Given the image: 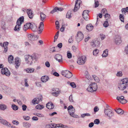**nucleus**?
Instances as JSON below:
<instances>
[{
  "label": "nucleus",
  "instance_id": "nucleus-1",
  "mask_svg": "<svg viewBox=\"0 0 128 128\" xmlns=\"http://www.w3.org/2000/svg\"><path fill=\"white\" fill-rule=\"evenodd\" d=\"M24 58L26 63L30 65L33 63L34 61V62H35L38 58V55L36 54H34L32 56L29 55H26L24 56Z\"/></svg>",
  "mask_w": 128,
  "mask_h": 128
},
{
  "label": "nucleus",
  "instance_id": "nucleus-2",
  "mask_svg": "<svg viewBox=\"0 0 128 128\" xmlns=\"http://www.w3.org/2000/svg\"><path fill=\"white\" fill-rule=\"evenodd\" d=\"M24 18L23 16L20 17L17 20L16 22V25L14 28L15 31L18 32L20 30V27L22 24L24 22Z\"/></svg>",
  "mask_w": 128,
  "mask_h": 128
},
{
  "label": "nucleus",
  "instance_id": "nucleus-3",
  "mask_svg": "<svg viewBox=\"0 0 128 128\" xmlns=\"http://www.w3.org/2000/svg\"><path fill=\"white\" fill-rule=\"evenodd\" d=\"M98 89V86L96 83H91L89 86L86 89L87 90L88 92H92L96 91Z\"/></svg>",
  "mask_w": 128,
  "mask_h": 128
},
{
  "label": "nucleus",
  "instance_id": "nucleus-4",
  "mask_svg": "<svg viewBox=\"0 0 128 128\" xmlns=\"http://www.w3.org/2000/svg\"><path fill=\"white\" fill-rule=\"evenodd\" d=\"M98 89V86L96 83H91L89 86L86 89L87 90L88 92H92L96 91Z\"/></svg>",
  "mask_w": 128,
  "mask_h": 128
},
{
  "label": "nucleus",
  "instance_id": "nucleus-5",
  "mask_svg": "<svg viewBox=\"0 0 128 128\" xmlns=\"http://www.w3.org/2000/svg\"><path fill=\"white\" fill-rule=\"evenodd\" d=\"M98 89V86L96 83H91L89 86L86 89L87 90L88 92H92L96 91Z\"/></svg>",
  "mask_w": 128,
  "mask_h": 128
},
{
  "label": "nucleus",
  "instance_id": "nucleus-6",
  "mask_svg": "<svg viewBox=\"0 0 128 128\" xmlns=\"http://www.w3.org/2000/svg\"><path fill=\"white\" fill-rule=\"evenodd\" d=\"M47 128H69L68 127L66 126H64L62 124H51L46 126Z\"/></svg>",
  "mask_w": 128,
  "mask_h": 128
},
{
  "label": "nucleus",
  "instance_id": "nucleus-7",
  "mask_svg": "<svg viewBox=\"0 0 128 128\" xmlns=\"http://www.w3.org/2000/svg\"><path fill=\"white\" fill-rule=\"evenodd\" d=\"M104 113L105 115L110 119L111 118V117L114 115V114L113 111L108 108L104 109Z\"/></svg>",
  "mask_w": 128,
  "mask_h": 128
},
{
  "label": "nucleus",
  "instance_id": "nucleus-8",
  "mask_svg": "<svg viewBox=\"0 0 128 128\" xmlns=\"http://www.w3.org/2000/svg\"><path fill=\"white\" fill-rule=\"evenodd\" d=\"M67 109L70 115L73 117H75L76 115L74 114L75 109L73 106L72 105L68 107Z\"/></svg>",
  "mask_w": 128,
  "mask_h": 128
},
{
  "label": "nucleus",
  "instance_id": "nucleus-9",
  "mask_svg": "<svg viewBox=\"0 0 128 128\" xmlns=\"http://www.w3.org/2000/svg\"><path fill=\"white\" fill-rule=\"evenodd\" d=\"M84 38V35L81 32H78L76 36V39L78 42H79L82 40Z\"/></svg>",
  "mask_w": 128,
  "mask_h": 128
},
{
  "label": "nucleus",
  "instance_id": "nucleus-10",
  "mask_svg": "<svg viewBox=\"0 0 128 128\" xmlns=\"http://www.w3.org/2000/svg\"><path fill=\"white\" fill-rule=\"evenodd\" d=\"M86 57L84 56L79 57L77 60V63L80 65L84 64L86 61Z\"/></svg>",
  "mask_w": 128,
  "mask_h": 128
},
{
  "label": "nucleus",
  "instance_id": "nucleus-11",
  "mask_svg": "<svg viewBox=\"0 0 128 128\" xmlns=\"http://www.w3.org/2000/svg\"><path fill=\"white\" fill-rule=\"evenodd\" d=\"M52 90L53 92L52 93V94L54 96H57L60 93V90L58 88H53Z\"/></svg>",
  "mask_w": 128,
  "mask_h": 128
},
{
  "label": "nucleus",
  "instance_id": "nucleus-12",
  "mask_svg": "<svg viewBox=\"0 0 128 128\" xmlns=\"http://www.w3.org/2000/svg\"><path fill=\"white\" fill-rule=\"evenodd\" d=\"M1 72L2 74H5L8 76L10 75V72L6 68H2L1 70Z\"/></svg>",
  "mask_w": 128,
  "mask_h": 128
},
{
  "label": "nucleus",
  "instance_id": "nucleus-13",
  "mask_svg": "<svg viewBox=\"0 0 128 128\" xmlns=\"http://www.w3.org/2000/svg\"><path fill=\"white\" fill-rule=\"evenodd\" d=\"M15 66L16 68L17 69L20 66L21 62V59L18 57H16L15 58Z\"/></svg>",
  "mask_w": 128,
  "mask_h": 128
},
{
  "label": "nucleus",
  "instance_id": "nucleus-14",
  "mask_svg": "<svg viewBox=\"0 0 128 128\" xmlns=\"http://www.w3.org/2000/svg\"><path fill=\"white\" fill-rule=\"evenodd\" d=\"M80 0H76V1L74 8L73 10L74 12H75L77 11L80 8Z\"/></svg>",
  "mask_w": 128,
  "mask_h": 128
},
{
  "label": "nucleus",
  "instance_id": "nucleus-15",
  "mask_svg": "<svg viewBox=\"0 0 128 128\" xmlns=\"http://www.w3.org/2000/svg\"><path fill=\"white\" fill-rule=\"evenodd\" d=\"M124 97L123 96H118L116 99L121 103L122 104H125L127 102L126 100L124 99Z\"/></svg>",
  "mask_w": 128,
  "mask_h": 128
},
{
  "label": "nucleus",
  "instance_id": "nucleus-16",
  "mask_svg": "<svg viewBox=\"0 0 128 128\" xmlns=\"http://www.w3.org/2000/svg\"><path fill=\"white\" fill-rule=\"evenodd\" d=\"M89 11L88 10H84L82 13V16L86 20H87L88 19V13Z\"/></svg>",
  "mask_w": 128,
  "mask_h": 128
},
{
  "label": "nucleus",
  "instance_id": "nucleus-17",
  "mask_svg": "<svg viewBox=\"0 0 128 128\" xmlns=\"http://www.w3.org/2000/svg\"><path fill=\"white\" fill-rule=\"evenodd\" d=\"M27 37L28 39L31 40H37L38 38V36L37 35L32 36L31 34H28Z\"/></svg>",
  "mask_w": 128,
  "mask_h": 128
},
{
  "label": "nucleus",
  "instance_id": "nucleus-18",
  "mask_svg": "<svg viewBox=\"0 0 128 128\" xmlns=\"http://www.w3.org/2000/svg\"><path fill=\"white\" fill-rule=\"evenodd\" d=\"M115 42L117 44H119L121 42V37L118 35H116L114 39Z\"/></svg>",
  "mask_w": 128,
  "mask_h": 128
},
{
  "label": "nucleus",
  "instance_id": "nucleus-19",
  "mask_svg": "<svg viewBox=\"0 0 128 128\" xmlns=\"http://www.w3.org/2000/svg\"><path fill=\"white\" fill-rule=\"evenodd\" d=\"M26 12L29 18L31 19H32L34 16L32 10L30 9H28L27 10Z\"/></svg>",
  "mask_w": 128,
  "mask_h": 128
},
{
  "label": "nucleus",
  "instance_id": "nucleus-20",
  "mask_svg": "<svg viewBox=\"0 0 128 128\" xmlns=\"http://www.w3.org/2000/svg\"><path fill=\"white\" fill-rule=\"evenodd\" d=\"M1 44V46L2 47L3 46L4 48V52H6L8 51V42H4L2 44V43Z\"/></svg>",
  "mask_w": 128,
  "mask_h": 128
},
{
  "label": "nucleus",
  "instance_id": "nucleus-21",
  "mask_svg": "<svg viewBox=\"0 0 128 128\" xmlns=\"http://www.w3.org/2000/svg\"><path fill=\"white\" fill-rule=\"evenodd\" d=\"M55 59L58 62H62V56L58 54L54 56Z\"/></svg>",
  "mask_w": 128,
  "mask_h": 128
},
{
  "label": "nucleus",
  "instance_id": "nucleus-22",
  "mask_svg": "<svg viewBox=\"0 0 128 128\" xmlns=\"http://www.w3.org/2000/svg\"><path fill=\"white\" fill-rule=\"evenodd\" d=\"M30 28L33 31L36 32L37 30V26L35 24H31Z\"/></svg>",
  "mask_w": 128,
  "mask_h": 128
},
{
  "label": "nucleus",
  "instance_id": "nucleus-23",
  "mask_svg": "<svg viewBox=\"0 0 128 128\" xmlns=\"http://www.w3.org/2000/svg\"><path fill=\"white\" fill-rule=\"evenodd\" d=\"M46 106L49 109H52L54 108V106L51 102H49L46 104Z\"/></svg>",
  "mask_w": 128,
  "mask_h": 128
},
{
  "label": "nucleus",
  "instance_id": "nucleus-24",
  "mask_svg": "<svg viewBox=\"0 0 128 128\" xmlns=\"http://www.w3.org/2000/svg\"><path fill=\"white\" fill-rule=\"evenodd\" d=\"M48 77L47 76H42L41 78V81L43 82H46L48 81Z\"/></svg>",
  "mask_w": 128,
  "mask_h": 128
},
{
  "label": "nucleus",
  "instance_id": "nucleus-25",
  "mask_svg": "<svg viewBox=\"0 0 128 128\" xmlns=\"http://www.w3.org/2000/svg\"><path fill=\"white\" fill-rule=\"evenodd\" d=\"M31 25V23H27L24 25L23 28V30H26L30 28Z\"/></svg>",
  "mask_w": 128,
  "mask_h": 128
},
{
  "label": "nucleus",
  "instance_id": "nucleus-26",
  "mask_svg": "<svg viewBox=\"0 0 128 128\" xmlns=\"http://www.w3.org/2000/svg\"><path fill=\"white\" fill-rule=\"evenodd\" d=\"M40 20L42 21H43L46 18V16L43 12H40Z\"/></svg>",
  "mask_w": 128,
  "mask_h": 128
},
{
  "label": "nucleus",
  "instance_id": "nucleus-27",
  "mask_svg": "<svg viewBox=\"0 0 128 128\" xmlns=\"http://www.w3.org/2000/svg\"><path fill=\"white\" fill-rule=\"evenodd\" d=\"M93 26L91 24H89L87 25L86 28L89 31H90L93 30Z\"/></svg>",
  "mask_w": 128,
  "mask_h": 128
},
{
  "label": "nucleus",
  "instance_id": "nucleus-28",
  "mask_svg": "<svg viewBox=\"0 0 128 128\" xmlns=\"http://www.w3.org/2000/svg\"><path fill=\"white\" fill-rule=\"evenodd\" d=\"M40 101L37 98H34L32 100V102L33 104H38L39 103Z\"/></svg>",
  "mask_w": 128,
  "mask_h": 128
},
{
  "label": "nucleus",
  "instance_id": "nucleus-29",
  "mask_svg": "<svg viewBox=\"0 0 128 128\" xmlns=\"http://www.w3.org/2000/svg\"><path fill=\"white\" fill-rule=\"evenodd\" d=\"M14 57L12 55L9 56L8 58V60L9 63L10 64L12 63L14 61Z\"/></svg>",
  "mask_w": 128,
  "mask_h": 128
},
{
  "label": "nucleus",
  "instance_id": "nucleus-30",
  "mask_svg": "<svg viewBox=\"0 0 128 128\" xmlns=\"http://www.w3.org/2000/svg\"><path fill=\"white\" fill-rule=\"evenodd\" d=\"M22 124L23 127L26 128H29L31 126V124L30 123L26 122H23Z\"/></svg>",
  "mask_w": 128,
  "mask_h": 128
},
{
  "label": "nucleus",
  "instance_id": "nucleus-31",
  "mask_svg": "<svg viewBox=\"0 0 128 128\" xmlns=\"http://www.w3.org/2000/svg\"><path fill=\"white\" fill-rule=\"evenodd\" d=\"M7 108L6 105L4 104H0V110H4Z\"/></svg>",
  "mask_w": 128,
  "mask_h": 128
},
{
  "label": "nucleus",
  "instance_id": "nucleus-32",
  "mask_svg": "<svg viewBox=\"0 0 128 128\" xmlns=\"http://www.w3.org/2000/svg\"><path fill=\"white\" fill-rule=\"evenodd\" d=\"M108 50L106 49L103 52L102 56V57H106L108 56Z\"/></svg>",
  "mask_w": 128,
  "mask_h": 128
},
{
  "label": "nucleus",
  "instance_id": "nucleus-33",
  "mask_svg": "<svg viewBox=\"0 0 128 128\" xmlns=\"http://www.w3.org/2000/svg\"><path fill=\"white\" fill-rule=\"evenodd\" d=\"M116 113L118 114H123L124 111L121 109H119L115 110Z\"/></svg>",
  "mask_w": 128,
  "mask_h": 128
},
{
  "label": "nucleus",
  "instance_id": "nucleus-34",
  "mask_svg": "<svg viewBox=\"0 0 128 128\" xmlns=\"http://www.w3.org/2000/svg\"><path fill=\"white\" fill-rule=\"evenodd\" d=\"M3 122L2 123V124L6 126L9 127L11 126V124L8 122L6 120H4Z\"/></svg>",
  "mask_w": 128,
  "mask_h": 128
},
{
  "label": "nucleus",
  "instance_id": "nucleus-35",
  "mask_svg": "<svg viewBox=\"0 0 128 128\" xmlns=\"http://www.w3.org/2000/svg\"><path fill=\"white\" fill-rule=\"evenodd\" d=\"M34 69L33 68H29L26 70L27 73H31L33 72Z\"/></svg>",
  "mask_w": 128,
  "mask_h": 128
},
{
  "label": "nucleus",
  "instance_id": "nucleus-36",
  "mask_svg": "<svg viewBox=\"0 0 128 128\" xmlns=\"http://www.w3.org/2000/svg\"><path fill=\"white\" fill-rule=\"evenodd\" d=\"M11 108L14 110L15 111L17 110L18 109V107L14 104L12 105Z\"/></svg>",
  "mask_w": 128,
  "mask_h": 128
},
{
  "label": "nucleus",
  "instance_id": "nucleus-37",
  "mask_svg": "<svg viewBox=\"0 0 128 128\" xmlns=\"http://www.w3.org/2000/svg\"><path fill=\"white\" fill-rule=\"evenodd\" d=\"M116 75V76L118 77H122V72L121 71H117Z\"/></svg>",
  "mask_w": 128,
  "mask_h": 128
},
{
  "label": "nucleus",
  "instance_id": "nucleus-38",
  "mask_svg": "<svg viewBox=\"0 0 128 128\" xmlns=\"http://www.w3.org/2000/svg\"><path fill=\"white\" fill-rule=\"evenodd\" d=\"M92 76L96 82H99L100 81V79L98 77L95 75H93Z\"/></svg>",
  "mask_w": 128,
  "mask_h": 128
},
{
  "label": "nucleus",
  "instance_id": "nucleus-39",
  "mask_svg": "<svg viewBox=\"0 0 128 128\" xmlns=\"http://www.w3.org/2000/svg\"><path fill=\"white\" fill-rule=\"evenodd\" d=\"M68 71H69L68 70L62 71V73H61L62 74V76L66 77V75L67 74Z\"/></svg>",
  "mask_w": 128,
  "mask_h": 128
},
{
  "label": "nucleus",
  "instance_id": "nucleus-40",
  "mask_svg": "<svg viewBox=\"0 0 128 128\" xmlns=\"http://www.w3.org/2000/svg\"><path fill=\"white\" fill-rule=\"evenodd\" d=\"M90 114L88 113H86L83 114L81 115V117L82 118H84L86 116H90Z\"/></svg>",
  "mask_w": 128,
  "mask_h": 128
},
{
  "label": "nucleus",
  "instance_id": "nucleus-41",
  "mask_svg": "<svg viewBox=\"0 0 128 128\" xmlns=\"http://www.w3.org/2000/svg\"><path fill=\"white\" fill-rule=\"evenodd\" d=\"M44 108V106H43L39 104L37 105L36 107V108L37 109L41 110Z\"/></svg>",
  "mask_w": 128,
  "mask_h": 128
},
{
  "label": "nucleus",
  "instance_id": "nucleus-42",
  "mask_svg": "<svg viewBox=\"0 0 128 128\" xmlns=\"http://www.w3.org/2000/svg\"><path fill=\"white\" fill-rule=\"evenodd\" d=\"M71 13L70 11H68L66 14V17L67 18H71Z\"/></svg>",
  "mask_w": 128,
  "mask_h": 128
},
{
  "label": "nucleus",
  "instance_id": "nucleus-43",
  "mask_svg": "<svg viewBox=\"0 0 128 128\" xmlns=\"http://www.w3.org/2000/svg\"><path fill=\"white\" fill-rule=\"evenodd\" d=\"M66 75V77L68 78H70L72 76V74L71 72L68 71Z\"/></svg>",
  "mask_w": 128,
  "mask_h": 128
},
{
  "label": "nucleus",
  "instance_id": "nucleus-44",
  "mask_svg": "<svg viewBox=\"0 0 128 128\" xmlns=\"http://www.w3.org/2000/svg\"><path fill=\"white\" fill-rule=\"evenodd\" d=\"M1 27L3 29H4L6 28V24L4 21H2L1 23Z\"/></svg>",
  "mask_w": 128,
  "mask_h": 128
},
{
  "label": "nucleus",
  "instance_id": "nucleus-45",
  "mask_svg": "<svg viewBox=\"0 0 128 128\" xmlns=\"http://www.w3.org/2000/svg\"><path fill=\"white\" fill-rule=\"evenodd\" d=\"M99 52V50L97 49H95L93 51V55L95 56H96Z\"/></svg>",
  "mask_w": 128,
  "mask_h": 128
},
{
  "label": "nucleus",
  "instance_id": "nucleus-46",
  "mask_svg": "<svg viewBox=\"0 0 128 128\" xmlns=\"http://www.w3.org/2000/svg\"><path fill=\"white\" fill-rule=\"evenodd\" d=\"M34 114L35 116H37L39 117H44V115L41 114H39L38 113H34Z\"/></svg>",
  "mask_w": 128,
  "mask_h": 128
},
{
  "label": "nucleus",
  "instance_id": "nucleus-47",
  "mask_svg": "<svg viewBox=\"0 0 128 128\" xmlns=\"http://www.w3.org/2000/svg\"><path fill=\"white\" fill-rule=\"evenodd\" d=\"M104 16H105V18H106V20H108L110 18V14L108 13L105 14H104Z\"/></svg>",
  "mask_w": 128,
  "mask_h": 128
},
{
  "label": "nucleus",
  "instance_id": "nucleus-48",
  "mask_svg": "<svg viewBox=\"0 0 128 128\" xmlns=\"http://www.w3.org/2000/svg\"><path fill=\"white\" fill-rule=\"evenodd\" d=\"M57 48V47H53L50 49V52H56V48Z\"/></svg>",
  "mask_w": 128,
  "mask_h": 128
},
{
  "label": "nucleus",
  "instance_id": "nucleus-49",
  "mask_svg": "<svg viewBox=\"0 0 128 128\" xmlns=\"http://www.w3.org/2000/svg\"><path fill=\"white\" fill-rule=\"evenodd\" d=\"M67 53V57L68 58H71L72 57V55L70 52L69 51H68Z\"/></svg>",
  "mask_w": 128,
  "mask_h": 128
},
{
  "label": "nucleus",
  "instance_id": "nucleus-50",
  "mask_svg": "<svg viewBox=\"0 0 128 128\" xmlns=\"http://www.w3.org/2000/svg\"><path fill=\"white\" fill-rule=\"evenodd\" d=\"M120 19L122 22H124V15L122 14H120L119 16Z\"/></svg>",
  "mask_w": 128,
  "mask_h": 128
},
{
  "label": "nucleus",
  "instance_id": "nucleus-51",
  "mask_svg": "<svg viewBox=\"0 0 128 128\" xmlns=\"http://www.w3.org/2000/svg\"><path fill=\"white\" fill-rule=\"evenodd\" d=\"M104 26L105 27H107L109 25L108 22L107 21H105L103 24Z\"/></svg>",
  "mask_w": 128,
  "mask_h": 128
},
{
  "label": "nucleus",
  "instance_id": "nucleus-52",
  "mask_svg": "<svg viewBox=\"0 0 128 128\" xmlns=\"http://www.w3.org/2000/svg\"><path fill=\"white\" fill-rule=\"evenodd\" d=\"M101 12L102 13V14H103L104 15V14H106L108 13H107V11L106 9L105 8H104L102 9L101 11Z\"/></svg>",
  "mask_w": 128,
  "mask_h": 128
},
{
  "label": "nucleus",
  "instance_id": "nucleus-53",
  "mask_svg": "<svg viewBox=\"0 0 128 128\" xmlns=\"http://www.w3.org/2000/svg\"><path fill=\"white\" fill-rule=\"evenodd\" d=\"M65 24H63L62 25V27L61 28H60V31L61 32H64V30L65 28Z\"/></svg>",
  "mask_w": 128,
  "mask_h": 128
},
{
  "label": "nucleus",
  "instance_id": "nucleus-54",
  "mask_svg": "<svg viewBox=\"0 0 128 128\" xmlns=\"http://www.w3.org/2000/svg\"><path fill=\"white\" fill-rule=\"evenodd\" d=\"M94 122L95 124H98L100 122V120L98 119H95L94 121Z\"/></svg>",
  "mask_w": 128,
  "mask_h": 128
},
{
  "label": "nucleus",
  "instance_id": "nucleus-55",
  "mask_svg": "<svg viewBox=\"0 0 128 128\" xmlns=\"http://www.w3.org/2000/svg\"><path fill=\"white\" fill-rule=\"evenodd\" d=\"M100 37L101 40H102L104 39L106 36L104 35L103 34H100Z\"/></svg>",
  "mask_w": 128,
  "mask_h": 128
},
{
  "label": "nucleus",
  "instance_id": "nucleus-56",
  "mask_svg": "<svg viewBox=\"0 0 128 128\" xmlns=\"http://www.w3.org/2000/svg\"><path fill=\"white\" fill-rule=\"evenodd\" d=\"M70 85L73 88H75L76 87V85L75 83L74 82H72L70 83Z\"/></svg>",
  "mask_w": 128,
  "mask_h": 128
},
{
  "label": "nucleus",
  "instance_id": "nucleus-57",
  "mask_svg": "<svg viewBox=\"0 0 128 128\" xmlns=\"http://www.w3.org/2000/svg\"><path fill=\"white\" fill-rule=\"evenodd\" d=\"M12 123L14 124L17 125L19 124L18 122L16 120H13L12 121Z\"/></svg>",
  "mask_w": 128,
  "mask_h": 128
},
{
  "label": "nucleus",
  "instance_id": "nucleus-58",
  "mask_svg": "<svg viewBox=\"0 0 128 128\" xmlns=\"http://www.w3.org/2000/svg\"><path fill=\"white\" fill-rule=\"evenodd\" d=\"M95 8H96L98 7L99 5V3L98 1L95 0Z\"/></svg>",
  "mask_w": 128,
  "mask_h": 128
},
{
  "label": "nucleus",
  "instance_id": "nucleus-59",
  "mask_svg": "<svg viewBox=\"0 0 128 128\" xmlns=\"http://www.w3.org/2000/svg\"><path fill=\"white\" fill-rule=\"evenodd\" d=\"M44 26L43 22H41L40 23V25L38 27V29H40L41 27H43Z\"/></svg>",
  "mask_w": 128,
  "mask_h": 128
},
{
  "label": "nucleus",
  "instance_id": "nucleus-60",
  "mask_svg": "<svg viewBox=\"0 0 128 128\" xmlns=\"http://www.w3.org/2000/svg\"><path fill=\"white\" fill-rule=\"evenodd\" d=\"M55 7L57 11V10H58L60 11H61L64 10L63 8H58L57 7Z\"/></svg>",
  "mask_w": 128,
  "mask_h": 128
},
{
  "label": "nucleus",
  "instance_id": "nucleus-61",
  "mask_svg": "<svg viewBox=\"0 0 128 128\" xmlns=\"http://www.w3.org/2000/svg\"><path fill=\"white\" fill-rule=\"evenodd\" d=\"M22 110L23 111H25L27 107L26 106L25 104L22 105Z\"/></svg>",
  "mask_w": 128,
  "mask_h": 128
},
{
  "label": "nucleus",
  "instance_id": "nucleus-62",
  "mask_svg": "<svg viewBox=\"0 0 128 128\" xmlns=\"http://www.w3.org/2000/svg\"><path fill=\"white\" fill-rule=\"evenodd\" d=\"M43 29L42 28H41L40 29H38V28L37 29V30H38L37 33L38 34H40L42 32Z\"/></svg>",
  "mask_w": 128,
  "mask_h": 128
},
{
  "label": "nucleus",
  "instance_id": "nucleus-63",
  "mask_svg": "<svg viewBox=\"0 0 128 128\" xmlns=\"http://www.w3.org/2000/svg\"><path fill=\"white\" fill-rule=\"evenodd\" d=\"M23 118L24 120H29L30 119V116H24Z\"/></svg>",
  "mask_w": 128,
  "mask_h": 128
},
{
  "label": "nucleus",
  "instance_id": "nucleus-64",
  "mask_svg": "<svg viewBox=\"0 0 128 128\" xmlns=\"http://www.w3.org/2000/svg\"><path fill=\"white\" fill-rule=\"evenodd\" d=\"M69 100H70V101L71 102H74V101L73 100L72 98V95H71L69 97Z\"/></svg>",
  "mask_w": 128,
  "mask_h": 128
}]
</instances>
